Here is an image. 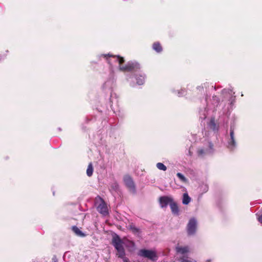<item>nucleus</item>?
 Wrapping results in <instances>:
<instances>
[{"mask_svg":"<svg viewBox=\"0 0 262 262\" xmlns=\"http://www.w3.org/2000/svg\"><path fill=\"white\" fill-rule=\"evenodd\" d=\"M115 85V79L113 75H111L104 83L103 88L104 89H112Z\"/></svg>","mask_w":262,"mask_h":262,"instance_id":"1a4fd4ad","label":"nucleus"},{"mask_svg":"<svg viewBox=\"0 0 262 262\" xmlns=\"http://www.w3.org/2000/svg\"><path fill=\"white\" fill-rule=\"evenodd\" d=\"M191 199L188 195V193H185L183 195L182 203L184 205H188L191 201Z\"/></svg>","mask_w":262,"mask_h":262,"instance_id":"f3484780","label":"nucleus"},{"mask_svg":"<svg viewBox=\"0 0 262 262\" xmlns=\"http://www.w3.org/2000/svg\"><path fill=\"white\" fill-rule=\"evenodd\" d=\"M123 181L126 187H127L130 190L134 192L135 190V187L132 179L128 176H125L124 177Z\"/></svg>","mask_w":262,"mask_h":262,"instance_id":"6e6552de","label":"nucleus"},{"mask_svg":"<svg viewBox=\"0 0 262 262\" xmlns=\"http://www.w3.org/2000/svg\"><path fill=\"white\" fill-rule=\"evenodd\" d=\"M103 57L105 58L108 63L111 64L112 61H116L119 63V69L122 71H127L134 69L137 66V64H134L133 63H128L124 66H121V64L124 62V59L122 57L120 56H113L111 54H101L99 56V58Z\"/></svg>","mask_w":262,"mask_h":262,"instance_id":"f257e3e1","label":"nucleus"},{"mask_svg":"<svg viewBox=\"0 0 262 262\" xmlns=\"http://www.w3.org/2000/svg\"><path fill=\"white\" fill-rule=\"evenodd\" d=\"M236 146V143L234 138V128L231 127L230 130V137L227 141V147L230 149L233 150L235 148Z\"/></svg>","mask_w":262,"mask_h":262,"instance_id":"39448f33","label":"nucleus"},{"mask_svg":"<svg viewBox=\"0 0 262 262\" xmlns=\"http://www.w3.org/2000/svg\"><path fill=\"white\" fill-rule=\"evenodd\" d=\"M118 256L121 258L124 262H129V259L125 256V251L122 252L119 254H117Z\"/></svg>","mask_w":262,"mask_h":262,"instance_id":"aec40b11","label":"nucleus"},{"mask_svg":"<svg viewBox=\"0 0 262 262\" xmlns=\"http://www.w3.org/2000/svg\"><path fill=\"white\" fill-rule=\"evenodd\" d=\"M258 221L262 224V214L257 217Z\"/></svg>","mask_w":262,"mask_h":262,"instance_id":"bb28decb","label":"nucleus"},{"mask_svg":"<svg viewBox=\"0 0 262 262\" xmlns=\"http://www.w3.org/2000/svg\"><path fill=\"white\" fill-rule=\"evenodd\" d=\"M176 250L177 253L181 255L180 256H187L190 252V248L188 246H178L176 247Z\"/></svg>","mask_w":262,"mask_h":262,"instance_id":"0eeeda50","label":"nucleus"},{"mask_svg":"<svg viewBox=\"0 0 262 262\" xmlns=\"http://www.w3.org/2000/svg\"><path fill=\"white\" fill-rule=\"evenodd\" d=\"M138 255L139 256L147 258L152 261H156L158 259L157 252L152 250L141 249L138 251Z\"/></svg>","mask_w":262,"mask_h":262,"instance_id":"f03ea898","label":"nucleus"},{"mask_svg":"<svg viewBox=\"0 0 262 262\" xmlns=\"http://www.w3.org/2000/svg\"><path fill=\"white\" fill-rule=\"evenodd\" d=\"M184 94H185V92H184V90H181V92L179 91V92H178V95L179 96H183Z\"/></svg>","mask_w":262,"mask_h":262,"instance_id":"a878e982","label":"nucleus"},{"mask_svg":"<svg viewBox=\"0 0 262 262\" xmlns=\"http://www.w3.org/2000/svg\"><path fill=\"white\" fill-rule=\"evenodd\" d=\"M112 244L117 251V254H119V253H122V251H125L123 248L124 239H121L118 235H115L113 236L112 239Z\"/></svg>","mask_w":262,"mask_h":262,"instance_id":"7ed1b4c3","label":"nucleus"},{"mask_svg":"<svg viewBox=\"0 0 262 262\" xmlns=\"http://www.w3.org/2000/svg\"><path fill=\"white\" fill-rule=\"evenodd\" d=\"M208 125L210 129L214 132H217L219 129V125L215 122L214 118H211L208 123Z\"/></svg>","mask_w":262,"mask_h":262,"instance_id":"ddd939ff","label":"nucleus"},{"mask_svg":"<svg viewBox=\"0 0 262 262\" xmlns=\"http://www.w3.org/2000/svg\"><path fill=\"white\" fill-rule=\"evenodd\" d=\"M171 212L174 215H178L179 214V209L176 202L173 201L170 206Z\"/></svg>","mask_w":262,"mask_h":262,"instance_id":"4468645a","label":"nucleus"},{"mask_svg":"<svg viewBox=\"0 0 262 262\" xmlns=\"http://www.w3.org/2000/svg\"><path fill=\"white\" fill-rule=\"evenodd\" d=\"M98 211L105 216L108 214V209L106 203L104 201H102L97 207Z\"/></svg>","mask_w":262,"mask_h":262,"instance_id":"9d476101","label":"nucleus"},{"mask_svg":"<svg viewBox=\"0 0 262 262\" xmlns=\"http://www.w3.org/2000/svg\"><path fill=\"white\" fill-rule=\"evenodd\" d=\"M157 166V167L160 169V170H163V171H166V169H167V167L165 165H164L163 163H158L156 165Z\"/></svg>","mask_w":262,"mask_h":262,"instance_id":"4be33fe9","label":"nucleus"},{"mask_svg":"<svg viewBox=\"0 0 262 262\" xmlns=\"http://www.w3.org/2000/svg\"><path fill=\"white\" fill-rule=\"evenodd\" d=\"M137 83L138 85H142L144 83L145 81V75L143 73H139L137 74L136 77Z\"/></svg>","mask_w":262,"mask_h":262,"instance_id":"2eb2a0df","label":"nucleus"},{"mask_svg":"<svg viewBox=\"0 0 262 262\" xmlns=\"http://www.w3.org/2000/svg\"><path fill=\"white\" fill-rule=\"evenodd\" d=\"M152 48L155 51H156L158 53H160L162 51V48L161 45L158 42H155L153 44Z\"/></svg>","mask_w":262,"mask_h":262,"instance_id":"6ab92c4d","label":"nucleus"},{"mask_svg":"<svg viewBox=\"0 0 262 262\" xmlns=\"http://www.w3.org/2000/svg\"><path fill=\"white\" fill-rule=\"evenodd\" d=\"M93 172V168L92 164L91 163L89 164L87 170L86 174L89 177H91Z\"/></svg>","mask_w":262,"mask_h":262,"instance_id":"412c9836","label":"nucleus"},{"mask_svg":"<svg viewBox=\"0 0 262 262\" xmlns=\"http://www.w3.org/2000/svg\"><path fill=\"white\" fill-rule=\"evenodd\" d=\"M227 92L230 93V95H231L232 93V91L231 90H225V89H224V90H223L222 91L223 94H225V93H226Z\"/></svg>","mask_w":262,"mask_h":262,"instance_id":"393cba45","label":"nucleus"},{"mask_svg":"<svg viewBox=\"0 0 262 262\" xmlns=\"http://www.w3.org/2000/svg\"><path fill=\"white\" fill-rule=\"evenodd\" d=\"M198 89H203V87L199 86V87H198Z\"/></svg>","mask_w":262,"mask_h":262,"instance_id":"cd10ccee","label":"nucleus"},{"mask_svg":"<svg viewBox=\"0 0 262 262\" xmlns=\"http://www.w3.org/2000/svg\"><path fill=\"white\" fill-rule=\"evenodd\" d=\"M213 151V145L211 143L208 142V147L205 149H201L198 151L199 154L202 155L204 154H210Z\"/></svg>","mask_w":262,"mask_h":262,"instance_id":"f8f14e48","label":"nucleus"},{"mask_svg":"<svg viewBox=\"0 0 262 262\" xmlns=\"http://www.w3.org/2000/svg\"><path fill=\"white\" fill-rule=\"evenodd\" d=\"M72 230L79 236L83 237L85 236V234L76 226H73Z\"/></svg>","mask_w":262,"mask_h":262,"instance_id":"a211bd4d","label":"nucleus"},{"mask_svg":"<svg viewBox=\"0 0 262 262\" xmlns=\"http://www.w3.org/2000/svg\"><path fill=\"white\" fill-rule=\"evenodd\" d=\"M67 252H66L64 253V256H63L64 258L66 257V255H67Z\"/></svg>","mask_w":262,"mask_h":262,"instance_id":"c85d7f7f","label":"nucleus"},{"mask_svg":"<svg viewBox=\"0 0 262 262\" xmlns=\"http://www.w3.org/2000/svg\"><path fill=\"white\" fill-rule=\"evenodd\" d=\"M118 188V185L116 183H114L111 188V189H113L114 190H117Z\"/></svg>","mask_w":262,"mask_h":262,"instance_id":"b1692460","label":"nucleus"},{"mask_svg":"<svg viewBox=\"0 0 262 262\" xmlns=\"http://www.w3.org/2000/svg\"><path fill=\"white\" fill-rule=\"evenodd\" d=\"M179 262H197V261L192 258L188 257L187 256H180L179 258Z\"/></svg>","mask_w":262,"mask_h":262,"instance_id":"dca6fc26","label":"nucleus"},{"mask_svg":"<svg viewBox=\"0 0 262 262\" xmlns=\"http://www.w3.org/2000/svg\"><path fill=\"white\" fill-rule=\"evenodd\" d=\"M173 201V199L170 196H163L159 199L160 205L162 208L166 207L168 204L170 206Z\"/></svg>","mask_w":262,"mask_h":262,"instance_id":"423d86ee","label":"nucleus"},{"mask_svg":"<svg viewBox=\"0 0 262 262\" xmlns=\"http://www.w3.org/2000/svg\"><path fill=\"white\" fill-rule=\"evenodd\" d=\"M177 176H178V177L179 178V179L183 182L184 183H186L187 182V179L186 178L184 177V176L183 174H182V173H180V172H178L177 174Z\"/></svg>","mask_w":262,"mask_h":262,"instance_id":"5701e85b","label":"nucleus"},{"mask_svg":"<svg viewBox=\"0 0 262 262\" xmlns=\"http://www.w3.org/2000/svg\"><path fill=\"white\" fill-rule=\"evenodd\" d=\"M197 222L194 218L191 219L187 225V231L189 235H194L196 232Z\"/></svg>","mask_w":262,"mask_h":262,"instance_id":"20e7f679","label":"nucleus"},{"mask_svg":"<svg viewBox=\"0 0 262 262\" xmlns=\"http://www.w3.org/2000/svg\"><path fill=\"white\" fill-rule=\"evenodd\" d=\"M124 246H125L130 252H132L135 249V243L126 238H124Z\"/></svg>","mask_w":262,"mask_h":262,"instance_id":"9b49d317","label":"nucleus"}]
</instances>
